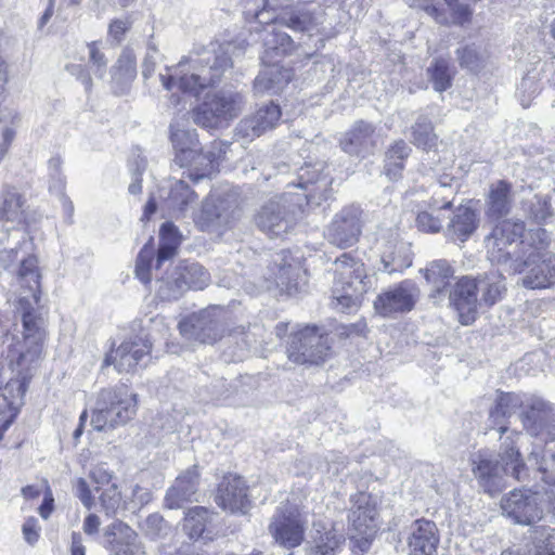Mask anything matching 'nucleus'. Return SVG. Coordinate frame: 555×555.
I'll use <instances>...</instances> for the list:
<instances>
[{
    "instance_id": "1",
    "label": "nucleus",
    "mask_w": 555,
    "mask_h": 555,
    "mask_svg": "<svg viewBox=\"0 0 555 555\" xmlns=\"http://www.w3.org/2000/svg\"><path fill=\"white\" fill-rule=\"evenodd\" d=\"M519 437L518 433L506 436L498 454L481 449L472 455V472L485 493L494 496L502 492L508 475L517 480L526 475V465L516 444Z\"/></svg>"
},
{
    "instance_id": "2",
    "label": "nucleus",
    "mask_w": 555,
    "mask_h": 555,
    "mask_svg": "<svg viewBox=\"0 0 555 555\" xmlns=\"http://www.w3.org/2000/svg\"><path fill=\"white\" fill-rule=\"evenodd\" d=\"M39 302H29L27 296L18 299L22 312V335L9 334L3 336L0 356L5 358L12 370L35 371L42 356L46 338L44 320L36 311Z\"/></svg>"
},
{
    "instance_id": "3",
    "label": "nucleus",
    "mask_w": 555,
    "mask_h": 555,
    "mask_svg": "<svg viewBox=\"0 0 555 555\" xmlns=\"http://www.w3.org/2000/svg\"><path fill=\"white\" fill-rule=\"evenodd\" d=\"M243 50V42L240 46L231 42L220 46L212 54L191 60L190 73H184L186 60H182L176 66L166 67L167 74H159L160 82L168 91L177 85L183 92L198 94L203 89L219 82L223 73L232 66L231 55Z\"/></svg>"
},
{
    "instance_id": "4",
    "label": "nucleus",
    "mask_w": 555,
    "mask_h": 555,
    "mask_svg": "<svg viewBox=\"0 0 555 555\" xmlns=\"http://www.w3.org/2000/svg\"><path fill=\"white\" fill-rule=\"evenodd\" d=\"M525 224L522 221L503 220L498 222L485 237L488 259L503 266L505 271L516 274L525 271L528 259L537 253L529 251L537 241V231L522 238Z\"/></svg>"
},
{
    "instance_id": "5",
    "label": "nucleus",
    "mask_w": 555,
    "mask_h": 555,
    "mask_svg": "<svg viewBox=\"0 0 555 555\" xmlns=\"http://www.w3.org/2000/svg\"><path fill=\"white\" fill-rule=\"evenodd\" d=\"M334 266L332 306L339 312L356 311L361 296L367 291L363 263L354 260L348 254H343L335 260Z\"/></svg>"
},
{
    "instance_id": "6",
    "label": "nucleus",
    "mask_w": 555,
    "mask_h": 555,
    "mask_svg": "<svg viewBox=\"0 0 555 555\" xmlns=\"http://www.w3.org/2000/svg\"><path fill=\"white\" fill-rule=\"evenodd\" d=\"M170 141L176 151V162L181 166H186L196 159V164L202 167L195 168V171L189 172V178L193 182H198L204 178L210 177L216 172V162L219 154L215 151L199 153V142L195 129L185 127L180 121L170 124Z\"/></svg>"
},
{
    "instance_id": "7",
    "label": "nucleus",
    "mask_w": 555,
    "mask_h": 555,
    "mask_svg": "<svg viewBox=\"0 0 555 555\" xmlns=\"http://www.w3.org/2000/svg\"><path fill=\"white\" fill-rule=\"evenodd\" d=\"M137 413V395L124 388L102 389L92 412L91 425L98 431L127 424Z\"/></svg>"
},
{
    "instance_id": "8",
    "label": "nucleus",
    "mask_w": 555,
    "mask_h": 555,
    "mask_svg": "<svg viewBox=\"0 0 555 555\" xmlns=\"http://www.w3.org/2000/svg\"><path fill=\"white\" fill-rule=\"evenodd\" d=\"M299 194H284L266 202L254 217L256 227L270 237H281L296 224L301 210Z\"/></svg>"
},
{
    "instance_id": "9",
    "label": "nucleus",
    "mask_w": 555,
    "mask_h": 555,
    "mask_svg": "<svg viewBox=\"0 0 555 555\" xmlns=\"http://www.w3.org/2000/svg\"><path fill=\"white\" fill-rule=\"evenodd\" d=\"M0 269L8 272L20 289V298L27 296L29 302H40L41 272L34 255L20 256L17 249L0 251Z\"/></svg>"
},
{
    "instance_id": "10",
    "label": "nucleus",
    "mask_w": 555,
    "mask_h": 555,
    "mask_svg": "<svg viewBox=\"0 0 555 555\" xmlns=\"http://www.w3.org/2000/svg\"><path fill=\"white\" fill-rule=\"evenodd\" d=\"M286 354L299 365H320L331 356L328 336L317 326H306L291 334Z\"/></svg>"
},
{
    "instance_id": "11",
    "label": "nucleus",
    "mask_w": 555,
    "mask_h": 555,
    "mask_svg": "<svg viewBox=\"0 0 555 555\" xmlns=\"http://www.w3.org/2000/svg\"><path fill=\"white\" fill-rule=\"evenodd\" d=\"M238 217L237 202L233 196H208L195 219L201 231L220 236Z\"/></svg>"
},
{
    "instance_id": "12",
    "label": "nucleus",
    "mask_w": 555,
    "mask_h": 555,
    "mask_svg": "<svg viewBox=\"0 0 555 555\" xmlns=\"http://www.w3.org/2000/svg\"><path fill=\"white\" fill-rule=\"evenodd\" d=\"M546 231L538 229L537 241L529 249V251L535 250L538 253H534L526 262L525 268L532 267L521 279L522 286L527 288H547L555 285V261L553 256L546 250Z\"/></svg>"
},
{
    "instance_id": "13",
    "label": "nucleus",
    "mask_w": 555,
    "mask_h": 555,
    "mask_svg": "<svg viewBox=\"0 0 555 555\" xmlns=\"http://www.w3.org/2000/svg\"><path fill=\"white\" fill-rule=\"evenodd\" d=\"M179 331L183 337L202 344H214L224 333L223 311L220 308H208L179 322Z\"/></svg>"
},
{
    "instance_id": "14",
    "label": "nucleus",
    "mask_w": 555,
    "mask_h": 555,
    "mask_svg": "<svg viewBox=\"0 0 555 555\" xmlns=\"http://www.w3.org/2000/svg\"><path fill=\"white\" fill-rule=\"evenodd\" d=\"M306 519L298 507L285 503L280 505L272 516L269 532L276 543L293 548L301 544L305 538Z\"/></svg>"
},
{
    "instance_id": "15",
    "label": "nucleus",
    "mask_w": 555,
    "mask_h": 555,
    "mask_svg": "<svg viewBox=\"0 0 555 555\" xmlns=\"http://www.w3.org/2000/svg\"><path fill=\"white\" fill-rule=\"evenodd\" d=\"M420 296L421 291L416 283L404 280L378 294L374 300V309L384 318H392L413 310Z\"/></svg>"
},
{
    "instance_id": "16",
    "label": "nucleus",
    "mask_w": 555,
    "mask_h": 555,
    "mask_svg": "<svg viewBox=\"0 0 555 555\" xmlns=\"http://www.w3.org/2000/svg\"><path fill=\"white\" fill-rule=\"evenodd\" d=\"M503 515L514 524L532 526L543 517L538 492L530 489H515L501 500Z\"/></svg>"
},
{
    "instance_id": "17",
    "label": "nucleus",
    "mask_w": 555,
    "mask_h": 555,
    "mask_svg": "<svg viewBox=\"0 0 555 555\" xmlns=\"http://www.w3.org/2000/svg\"><path fill=\"white\" fill-rule=\"evenodd\" d=\"M520 420L529 435L544 441L555 440V412L542 398L528 396Z\"/></svg>"
},
{
    "instance_id": "18",
    "label": "nucleus",
    "mask_w": 555,
    "mask_h": 555,
    "mask_svg": "<svg viewBox=\"0 0 555 555\" xmlns=\"http://www.w3.org/2000/svg\"><path fill=\"white\" fill-rule=\"evenodd\" d=\"M362 209L357 205L344 207L326 228L327 241L340 248L354 245L362 232Z\"/></svg>"
},
{
    "instance_id": "19",
    "label": "nucleus",
    "mask_w": 555,
    "mask_h": 555,
    "mask_svg": "<svg viewBox=\"0 0 555 555\" xmlns=\"http://www.w3.org/2000/svg\"><path fill=\"white\" fill-rule=\"evenodd\" d=\"M151 349L152 343L147 338L131 337L106 354L103 366L113 364L119 373L133 372L149 357Z\"/></svg>"
},
{
    "instance_id": "20",
    "label": "nucleus",
    "mask_w": 555,
    "mask_h": 555,
    "mask_svg": "<svg viewBox=\"0 0 555 555\" xmlns=\"http://www.w3.org/2000/svg\"><path fill=\"white\" fill-rule=\"evenodd\" d=\"M12 371L15 373V377L7 383L3 393L0 396V423L2 422L3 429H8L16 417L34 374V371Z\"/></svg>"
},
{
    "instance_id": "21",
    "label": "nucleus",
    "mask_w": 555,
    "mask_h": 555,
    "mask_svg": "<svg viewBox=\"0 0 555 555\" xmlns=\"http://www.w3.org/2000/svg\"><path fill=\"white\" fill-rule=\"evenodd\" d=\"M447 295L450 304L459 313L461 324H473L477 319L478 307L480 306L478 283L475 279L468 276L460 279Z\"/></svg>"
},
{
    "instance_id": "22",
    "label": "nucleus",
    "mask_w": 555,
    "mask_h": 555,
    "mask_svg": "<svg viewBox=\"0 0 555 555\" xmlns=\"http://www.w3.org/2000/svg\"><path fill=\"white\" fill-rule=\"evenodd\" d=\"M378 143L376 127L365 120H357L339 140L341 150L358 157L372 155Z\"/></svg>"
},
{
    "instance_id": "23",
    "label": "nucleus",
    "mask_w": 555,
    "mask_h": 555,
    "mask_svg": "<svg viewBox=\"0 0 555 555\" xmlns=\"http://www.w3.org/2000/svg\"><path fill=\"white\" fill-rule=\"evenodd\" d=\"M105 547L111 555H145L138 533L121 520H114L104 530Z\"/></svg>"
},
{
    "instance_id": "24",
    "label": "nucleus",
    "mask_w": 555,
    "mask_h": 555,
    "mask_svg": "<svg viewBox=\"0 0 555 555\" xmlns=\"http://www.w3.org/2000/svg\"><path fill=\"white\" fill-rule=\"evenodd\" d=\"M201 479L198 465L183 470L175 479L165 495V505L170 509L181 508L185 503L196 500Z\"/></svg>"
},
{
    "instance_id": "25",
    "label": "nucleus",
    "mask_w": 555,
    "mask_h": 555,
    "mask_svg": "<svg viewBox=\"0 0 555 555\" xmlns=\"http://www.w3.org/2000/svg\"><path fill=\"white\" fill-rule=\"evenodd\" d=\"M215 501L223 509L245 513L249 506L245 481L238 476H225L219 483Z\"/></svg>"
},
{
    "instance_id": "26",
    "label": "nucleus",
    "mask_w": 555,
    "mask_h": 555,
    "mask_svg": "<svg viewBox=\"0 0 555 555\" xmlns=\"http://www.w3.org/2000/svg\"><path fill=\"white\" fill-rule=\"evenodd\" d=\"M281 114L280 106L270 102L260 106L253 116L242 119L236 130L242 137L251 140L260 137L267 130L273 129L280 120Z\"/></svg>"
},
{
    "instance_id": "27",
    "label": "nucleus",
    "mask_w": 555,
    "mask_h": 555,
    "mask_svg": "<svg viewBox=\"0 0 555 555\" xmlns=\"http://www.w3.org/2000/svg\"><path fill=\"white\" fill-rule=\"evenodd\" d=\"M439 543L437 526L427 519H417L411 526L408 555H434Z\"/></svg>"
},
{
    "instance_id": "28",
    "label": "nucleus",
    "mask_w": 555,
    "mask_h": 555,
    "mask_svg": "<svg viewBox=\"0 0 555 555\" xmlns=\"http://www.w3.org/2000/svg\"><path fill=\"white\" fill-rule=\"evenodd\" d=\"M421 272L430 286L429 297L436 304L442 301L447 297L451 281L454 278L452 266L446 259H438L430 261Z\"/></svg>"
},
{
    "instance_id": "29",
    "label": "nucleus",
    "mask_w": 555,
    "mask_h": 555,
    "mask_svg": "<svg viewBox=\"0 0 555 555\" xmlns=\"http://www.w3.org/2000/svg\"><path fill=\"white\" fill-rule=\"evenodd\" d=\"M479 225L478 215L475 209L461 205L447 225V236L452 241L466 242Z\"/></svg>"
},
{
    "instance_id": "30",
    "label": "nucleus",
    "mask_w": 555,
    "mask_h": 555,
    "mask_svg": "<svg viewBox=\"0 0 555 555\" xmlns=\"http://www.w3.org/2000/svg\"><path fill=\"white\" fill-rule=\"evenodd\" d=\"M292 79V70L276 64L259 72L254 81L257 95L271 94L281 91Z\"/></svg>"
},
{
    "instance_id": "31",
    "label": "nucleus",
    "mask_w": 555,
    "mask_h": 555,
    "mask_svg": "<svg viewBox=\"0 0 555 555\" xmlns=\"http://www.w3.org/2000/svg\"><path fill=\"white\" fill-rule=\"evenodd\" d=\"M528 396H521L515 392H500L495 405L490 410V420L499 426V433L502 435L508 430L504 420L514 415L520 408L524 409Z\"/></svg>"
},
{
    "instance_id": "32",
    "label": "nucleus",
    "mask_w": 555,
    "mask_h": 555,
    "mask_svg": "<svg viewBox=\"0 0 555 555\" xmlns=\"http://www.w3.org/2000/svg\"><path fill=\"white\" fill-rule=\"evenodd\" d=\"M461 68L473 74L483 70L490 60V54L482 42H466L455 50Z\"/></svg>"
},
{
    "instance_id": "33",
    "label": "nucleus",
    "mask_w": 555,
    "mask_h": 555,
    "mask_svg": "<svg viewBox=\"0 0 555 555\" xmlns=\"http://www.w3.org/2000/svg\"><path fill=\"white\" fill-rule=\"evenodd\" d=\"M205 101L222 121L235 118L241 113L244 104L243 96L240 93L225 91L208 93Z\"/></svg>"
},
{
    "instance_id": "34",
    "label": "nucleus",
    "mask_w": 555,
    "mask_h": 555,
    "mask_svg": "<svg viewBox=\"0 0 555 555\" xmlns=\"http://www.w3.org/2000/svg\"><path fill=\"white\" fill-rule=\"evenodd\" d=\"M475 281L478 283L480 304L483 302L487 306H493L501 300L506 291L505 279L499 270H491L479 274Z\"/></svg>"
},
{
    "instance_id": "35",
    "label": "nucleus",
    "mask_w": 555,
    "mask_h": 555,
    "mask_svg": "<svg viewBox=\"0 0 555 555\" xmlns=\"http://www.w3.org/2000/svg\"><path fill=\"white\" fill-rule=\"evenodd\" d=\"M377 511L375 504L366 493H361L357 500V506L351 511L350 520L356 532H377Z\"/></svg>"
},
{
    "instance_id": "36",
    "label": "nucleus",
    "mask_w": 555,
    "mask_h": 555,
    "mask_svg": "<svg viewBox=\"0 0 555 555\" xmlns=\"http://www.w3.org/2000/svg\"><path fill=\"white\" fill-rule=\"evenodd\" d=\"M212 513L203 506H195L188 511L183 520V531L192 540H211L208 525Z\"/></svg>"
},
{
    "instance_id": "37",
    "label": "nucleus",
    "mask_w": 555,
    "mask_h": 555,
    "mask_svg": "<svg viewBox=\"0 0 555 555\" xmlns=\"http://www.w3.org/2000/svg\"><path fill=\"white\" fill-rule=\"evenodd\" d=\"M274 20L278 21V24L296 31H309L318 24L312 12L300 5L282 9Z\"/></svg>"
},
{
    "instance_id": "38",
    "label": "nucleus",
    "mask_w": 555,
    "mask_h": 555,
    "mask_svg": "<svg viewBox=\"0 0 555 555\" xmlns=\"http://www.w3.org/2000/svg\"><path fill=\"white\" fill-rule=\"evenodd\" d=\"M314 531L308 555H335L345 542L344 535L334 528L326 529L321 525H314Z\"/></svg>"
},
{
    "instance_id": "39",
    "label": "nucleus",
    "mask_w": 555,
    "mask_h": 555,
    "mask_svg": "<svg viewBox=\"0 0 555 555\" xmlns=\"http://www.w3.org/2000/svg\"><path fill=\"white\" fill-rule=\"evenodd\" d=\"M511 206V184L502 180L492 184L487 199L486 215L500 219L509 212Z\"/></svg>"
},
{
    "instance_id": "40",
    "label": "nucleus",
    "mask_w": 555,
    "mask_h": 555,
    "mask_svg": "<svg viewBox=\"0 0 555 555\" xmlns=\"http://www.w3.org/2000/svg\"><path fill=\"white\" fill-rule=\"evenodd\" d=\"M382 263L384 271L388 273L400 272L412 264V260L408 254L406 244L399 242L397 236L392 241L385 244L382 253Z\"/></svg>"
},
{
    "instance_id": "41",
    "label": "nucleus",
    "mask_w": 555,
    "mask_h": 555,
    "mask_svg": "<svg viewBox=\"0 0 555 555\" xmlns=\"http://www.w3.org/2000/svg\"><path fill=\"white\" fill-rule=\"evenodd\" d=\"M431 197L428 205L431 209L442 210L452 207L455 195L457 194L459 184L449 176L441 177L437 182L431 184Z\"/></svg>"
},
{
    "instance_id": "42",
    "label": "nucleus",
    "mask_w": 555,
    "mask_h": 555,
    "mask_svg": "<svg viewBox=\"0 0 555 555\" xmlns=\"http://www.w3.org/2000/svg\"><path fill=\"white\" fill-rule=\"evenodd\" d=\"M137 76V59L131 50H125L112 68L113 82L118 87L119 93H124L127 87Z\"/></svg>"
},
{
    "instance_id": "43",
    "label": "nucleus",
    "mask_w": 555,
    "mask_h": 555,
    "mask_svg": "<svg viewBox=\"0 0 555 555\" xmlns=\"http://www.w3.org/2000/svg\"><path fill=\"white\" fill-rule=\"evenodd\" d=\"M196 198L197 195L184 180L178 179L170 182L166 201L172 212L182 215L190 205L195 203Z\"/></svg>"
},
{
    "instance_id": "44",
    "label": "nucleus",
    "mask_w": 555,
    "mask_h": 555,
    "mask_svg": "<svg viewBox=\"0 0 555 555\" xmlns=\"http://www.w3.org/2000/svg\"><path fill=\"white\" fill-rule=\"evenodd\" d=\"M278 258L279 259L274 260V268L276 267L278 271L275 272L274 269H272L275 285L281 289V292H284L287 295L298 293L299 284L296 278L298 268L286 262L283 255H278Z\"/></svg>"
},
{
    "instance_id": "45",
    "label": "nucleus",
    "mask_w": 555,
    "mask_h": 555,
    "mask_svg": "<svg viewBox=\"0 0 555 555\" xmlns=\"http://www.w3.org/2000/svg\"><path fill=\"white\" fill-rule=\"evenodd\" d=\"M156 285V294L162 300H177L186 292L185 281H182L176 267L157 279Z\"/></svg>"
},
{
    "instance_id": "46",
    "label": "nucleus",
    "mask_w": 555,
    "mask_h": 555,
    "mask_svg": "<svg viewBox=\"0 0 555 555\" xmlns=\"http://www.w3.org/2000/svg\"><path fill=\"white\" fill-rule=\"evenodd\" d=\"M176 268L185 281L186 291L203 289L209 284L210 274L197 262H182Z\"/></svg>"
},
{
    "instance_id": "47",
    "label": "nucleus",
    "mask_w": 555,
    "mask_h": 555,
    "mask_svg": "<svg viewBox=\"0 0 555 555\" xmlns=\"http://www.w3.org/2000/svg\"><path fill=\"white\" fill-rule=\"evenodd\" d=\"M100 508L106 516L113 517L121 511L128 509V501L122 499L121 492L115 483L104 488L99 495Z\"/></svg>"
},
{
    "instance_id": "48",
    "label": "nucleus",
    "mask_w": 555,
    "mask_h": 555,
    "mask_svg": "<svg viewBox=\"0 0 555 555\" xmlns=\"http://www.w3.org/2000/svg\"><path fill=\"white\" fill-rule=\"evenodd\" d=\"M427 74L437 92H443L452 86L453 72L446 59H435L427 68Z\"/></svg>"
},
{
    "instance_id": "49",
    "label": "nucleus",
    "mask_w": 555,
    "mask_h": 555,
    "mask_svg": "<svg viewBox=\"0 0 555 555\" xmlns=\"http://www.w3.org/2000/svg\"><path fill=\"white\" fill-rule=\"evenodd\" d=\"M412 143L423 150H431L436 146L437 135L434 126L427 116H420L411 128Z\"/></svg>"
},
{
    "instance_id": "50",
    "label": "nucleus",
    "mask_w": 555,
    "mask_h": 555,
    "mask_svg": "<svg viewBox=\"0 0 555 555\" xmlns=\"http://www.w3.org/2000/svg\"><path fill=\"white\" fill-rule=\"evenodd\" d=\"M533 548L531 555H555V533L554 530L540 526L532 531Z\"/></svg>"
},
{
    "instance_id": "51",
    "label": "nucleus",
    "mask_w": 555,
    "mask_h": 555,
    "mask_svg": "<svg viewBox=\"0 0 555 555\" xmlns=\"http://www.w3.org/2000/svg\"><path fill=\"white\" fill-rule=\"evenodd\" d=\"M521 206L527 217L537 223L545 221L552 215L547 196L533 195L522 201Z\"/></svg>"
},
{
    "instance_id": "52",
    "label": "nucleus",
    "mask_w": 555,
    "mask_h": 555,
    "mask_svg": "<svg viewBox=\"0 0 555 555\" xmlns=\"http://www.w3.org/2000/svg\"><path fill=\"white\" fill-rule=\"evenodd\" d=\"M140 527L143 534L152 541L165 539L171 531L170 525L158 513L149 515Z\"/></svg>"
},
{
    "instance_id": "53",
    "label": "nucleus",
    "mask_w": 555,
    "mask_h": 555,
    "mask_svg": "<svg viewBox=\"0 0 555 555\" xmlns=\"http://www.w3.org/2000/svg\"><path fill=\"white\" fill-rule=\"evenodd\" d=\"M218 116L205 100L192 111L194 124L203 128H218L223 122Z\"/></svg>"
},
{
    "instance_id": "54",
    "label": "nucleus",
    "mask_w": 555,
    "mask_h": 555,
    "mask_svg": "<svg viewBox=\"0 0 555 555\" xmlns=\"http://www.w3.org/2000/svg\"><path fill=\"white\" fill-rule=\"evenodd\" d=\"M22 199L21 196L12 191L3 195V204L0 208L1 221H17L21 218Z\"/></svg>"
},
{
    "instance_id": "55",
    "label": "nucleus",
    "mask_w": 555,
    "mask_h": 555,
    "mask_svg": "<svg viewBox=\"0 0 555 555\" xmlns=\"http://www.w3.org/2000/svg\"><path fill=\"white\" fill-rule=\"evenodd\" d=\"M540 86L534 75L527 74L522 77L517 88V96L522 107H528L533 98L539 93Z\"/></svg>"
},
{
    "instance_id": "56",
    "label": "nucleus",
    "mask_w": 555,
    "mask_h": 555,
    "mask_svg": "<svg viewBox=\"0 0 555 555\" xmlns=\"http://www.w3.org/2000/svg\"><path fill=\"white\" fill-rule=\"evenodd\" d=\"M154 257V249L152 246L145 245L139 253L135 262V275L143 282L151 281V266Z\"/></svg>"
},
{
    "instance_id": "57",
    "label": "nucleus",
    "mask_w": 555,
    "mask_h": 555,
    "mask_svg": "<svg viewBox=\"0 0 555 555\" xmlns=\"http://www.w3.org/2000/svg\"><path fill=\"white\" fill-rule=\"evenodd\" d=\"M146 159L140 155L134 156L129 160V171L132 177V181L128 186V191L132 195L140 194L142 191V175L146 169Z\"/></svg>"
},
{
    "instance_id": "58",
    "label": "nucleus",
    "mask_w": 555,
    "mask_h": 555,
    "mask_svg": "<svg viewBox=\"0 0 555 555\" xmlns=\"http://www.w3.org/2000/svg\"><path fill=\"white\" fill-rule=\"evenodd\" d=\"M322 164H306L297 171L298 183L301 189L308 190L309 184H314L321 180Z\"/></svg>"
},
{
    "instance_id": "59",
    "label": "nucleus",
    "mask_w": 555,
    "mask_h": 555,
    "mask_svg": "<svg viewBox=\"0 0 555 555\" xmlns=\"http://www.w3.org/2000/svg\"><path fill=\"white\" fill-rule=\"evenodd\" d=\"M415 224L424 233H438L442 229L440 217L425 210L417 214Z\"/></svg>"
},
{
    "instance_id": "60",
    "label": "nucleus",
    "mask_w": 555,
    "mask_h": 555,
    "mask_svg": "<svg viewBox=\"0 0 555 555\" xmlns=\"http://www.w3.org/2000/svg\"><path fill=\"white\" fill-rule=\"evenodd\" d=\"M264 40L267 50H272L275 55H282L287 53L293 44L291 36L285 33H274Z\"/></svg>"
},
{
    "instance_id": "61",
    "label": "nucleus",
    "mask_w": 555,
    "mask_h": 555,
    "mask_svg": "<svg viewBox=\"0 0 555 555\" xmlns=\"http://www.w3.org/2000/svg\"><path fill=\"white\" fill-rule=\"evenodd\" d=\"M152 500V493L149 489L135 485L132 488L131 499L128 502V509H140Z\"/></svg>"
},
{
    "instance_id": "62",
    "label": "nucleus",
    "mask_w": 555,
    "mask_h": 555,
    "mask_svg": "<svg viewBox=\"0 0 555 555\" xmlns=\"http://www.w3.org/2000/svg\"><path fill=\"white\" fill-rule=\"evenodd\" d=\"M89 60L96 67L95 75L102 78L105 74L107 60L102 51H100L96 42L88 44Z\"/></svg>"
},
{
    "instance_id": "63",
    "label": "nucleus",
    "mask_w": 555,
    "mask_h": 555,
    "mask_svg": "<svg viewBox=\"0 0 555 555\" xmlns=\"http://www.w3.org/2000/svg\"><path fill=\"white\" fill-rule=\"evenodd\" d=\"M129 18L114 20L108 25V37L116 43H120L126 33L131 28Z\"/></svg>"
},
{
    "instance_id": "64",
    "label": "nucleus",
    "mask_w": 555,
    "mask_h": 555,
    "mask_svg": "<svg viewBox=\"0 0 555 555\" xmlns=\"http://www.w3.org/2000/svg\"><path fill=\"white\" fill-rule=\"evenodd\" d=\"M410 146L403 140L396 141L386 153V162H401V164H403L404 159L410 155Z\"/></svg>"
}]
</instances>
